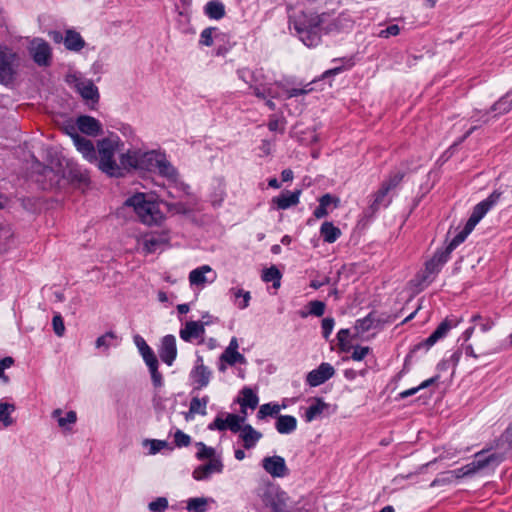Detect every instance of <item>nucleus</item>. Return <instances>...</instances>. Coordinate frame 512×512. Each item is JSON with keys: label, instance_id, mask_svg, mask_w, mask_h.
I'll use <instances>...</instances> for the list:
<instances>
[{"label": "nucleus", "instance_id": "6ab92c4d", "mask_svg": "<svg viewBox=\"0 0 512 512\" xmlns=\"http://www.w3.org/2000/svg\"><path fill=\"white\" fill-rule=\"evenodd\" d=\"M389 193L390 192L387 190V188L381 185L379 189L372 195L373 200L368 208L371 215L379 211L381 207H387L391 203L392 198L389 196Z\"/></svg>", "mask_w": 512, "mask_h": 512}, {"label": "nucleus", "instance_id": "39448f33", "mask_svg": "<svg viewBox=\"0 0 512 512\" xmlns=\"http://www.w3.org/2000/svg\"><path fill=\"white\" fill-rule=\"evenodd\" d=\"M29 54L33 61L40 67H47L51 64L52 51L48 42L41 38H34L28 47Z\"/></svg>", "mask_w": 512, "mask_h": 512}, {"label": "nucleus", "instance_id": "79ce46f5", "mask_svg": "<svg viewBox=\"0 0 512 512\" xmlns=\"http://www.w3.org/2000/svg\"><path fill=\"white\" fill-rule=\"evenodd\" d=\"M378 321L376 320L373 313H369L366 317L362 319H358L356 321V329L359 332H367L372 328H375L377 326Z\"/></svg>", "mask_w": 512, "mask_h": 512}, {"label": "nucleus", "instance_id": "7ed1b4c3", "mask_svg": "<svg viewBox=\"0 0 512 512\" xmlns=\"http://www.w3.org/2000/svg\"><path fill=\"white\" fill-rule=\"evenodd\" d=\"M488 451L489 449H483L477 452L472 462L459 469L460 476H470L484 469L494 470L504 461V453L495 452L486 455Z\"/></svg>", "mask_w": 512, "mask_h": 512}, {"label": "nucleus", "instance_id": "37998d69", "mask_svg": "<svg viewBox=\"0 0 512 512\" xmlns=\"http://www.w3.org/2000/svg\"><path fill=\"white\" fill-rule=\"evenodd\" d=\"M439 379V376H434L432 378H429L425 381H423L419 386L417 387H414V388H410V389H407L405 391H402L400 394H399V397L401 399H405V398H408L414 394H416L418 391L422 390V389H426L428 387H430L431 385L435 384Z\"/></svg>", "mask_w": 512, "mask_h": 512}, {"label": "nucleus", "instance_id": "e433bc0d", "mask_svg": "<svg viewBox=\"0 0 512 512\" xmlns=\"http://www.w3.org/2000/svg\"><path fill=\"white\" fill-rule=\"evenodd\" d=\"M405 176V172L401 170L392 171L389 177L382 182V186L386 187L389 192L399 186Z\"/></svg>", "mask_w": 512, "mask_h": 512}, {"label": "nucleus", "instance_id": "338daca9", "mask_svg": "<svg viewBox=\"0 0 512 512\" xmlns=\"http://www.w3.org/2000/svg\"><path fill=\"white\" fill-rule=\"evenodd\" d=\"M400 32V28L398 25L393 24L388 26L386 29L382 30L380 32V36L382 37H389V36H396Z\"/></svg>", "mask_w": 512, "mask_h": 512}, {"label": "nucleus", "instance_id": "bf43d9fd", "mask_svg": "<svg viewBox=\"0 0 512 512\" xmlns=\"http://www.w3.org/2000/svg\"><path fill=\"white\" fill-rule=\"evenodd\" d=\"M167 209L169 212L174 214H186L189 212V209L186 207L185 204L181 202L177 203H165Z\"/></svg>", "mask_w": 512, "mask_h": 512}, {"label": "nucleus", "instance_id": "4d7b16f0", "mask_svg": "<svg viewBox=\"0 0 512 512\" xmlns=\"http://www.w3.org/2000/svg\"><path fill=\"white\" fill-rule=\"evenodd\" d=\"M442 267L441 264H439L433 257L426 262L425 264V276L424 280L427 279L430 275L436 274L440 271V268Z\"/></svg>", "mask_w": 512, "mask_h": 512}, {"label": "nucleus", "instance_id": "69168bd1", "mask_svg": "<svg viewBox=\"0 0 512 512\" xmlns=\"http://www.w3.org/2000/svg\"><path fill=\"white\" fill-rule=\"evenodd\" d=\"M500 440L508 445V448L512 449V423L506 428L501 435Z\"/></svg>", "mask_w": 512, "mask_h": 512}, {"label": "nucleus", "instance_id": "72a5a7b5", "mask_svg": "<svg viewBox=\"0 0 512 512\" xmlns=\"http://www.w3.org/2000/svg\"><path fill=\"white\" fill-rule=\"evenodd\" d=\"M205 13L209 18L219 20L225 15V7L220 1L212 0L205 5Z\"/></svg>", "mask_w": 512, "mask_h": 512}, {"label": "nucleus", "instance_id": "f3484780", "mask_svg": "<svg viewBox=\"0 0 512 512\" xmlns=\"http://www.w3.org/2000/svg\"><path fill=\"white\" fill-rule=\"evenodd\" d=\"M208 322L188 321L185 327L180 330V337L185 342H190L193 339L200 338L205 333V325Z\"/></svg>", "mask_w": 512, "mask_h": 512}, {"label": "nucleus", "instance_id": "052dcab7", "mask_svg": "<svg viewBox=\"0 0 512 512\" xmlns=\"http://www.w3.org/2000/svg\"><path fill=\"white\" fill-rule=\"evenodd\" d=\"M215 30L213 27H208L201 32L200 44L204 46H211L213 44L212 33Z\"/></svg>", "mask_w": 512, "mask_h": 512}, {"label": "nucleus", "instance_id": "a878e982", "mask_svg": "<svg viewBox=\"0 0 512 512\" xmlns=\"http://www.w3.org/2000/svg\"><path fill=\"white\" fill-rule=\"evenodd\" d=\"M275 428L280 434H290L297 428V419L291 415H279Z\"/></svg>", "mask_w": 512, "mask_h": 512}, {"label": "nucleus", "instance_id": "603ef678", "mask_svg": "<svg viewBox=\"0 0 512 512\" xmlns=\"http://www.w3.org/2000/svg\"><path fill=\"white\" fill-rule=\"evenodd\" d=\"M148 508L152 512H163L168 508V500L166 497H158L149 503Z\"/></svg>", "mask_w": 512, "mask_h": 512}, {"label": "nucleus", "instance_id": "2eb2a0df", "mask_svg": "<svg viewBox=\"0 0 512 512\" xmlns=\"http://www.w3.org/2000/svg\"><path fill=\"white\" fill-rule=\"evenodd\" d=\"M161 360L168 366H171L177 356L176 339L173 335H166L163 337L159 349Z\"/></svg>", "mask_w": 512, "mask_h": 512}, {"label": "nucleus", "instance_id": "473e14b6", "mask_svg": "<svg viewBox=\"0 0 512 512\" xmlns=\"http://www.w3.org/2000/svg\"><path fill=\"white\" fill-rule=\"evenodd\" d=\"M243 397L238 400L242 413H245V407L255 409L258 406L259 398L251 388L245 387L241 391Z\"/></svg>", "mask_w": 512, "mask_h": 512}, {"label": "nucleus", "instance_id": "c756f323", "mask_svg": "<svg viewBox=\"0 0 512 512\" xmlns=\"http://www.w3.org/2000/svg\"><path fill=\"white\" fill-rule=\"evenodd\" d=\"M320 235L325 242L334 243L341 236V230L332 222L325 221L320 227Z\"/></svg>", "mask_w": 512, "mask_h": 512}, {"label": "nucleus", "instance_id": "9d476101", "mask_svg": "<svg viewBox=\"0 0 512 512\" xmlns=\"http://www.w3.org/2000/svg\"><path fill=\"white\" fill-rule=\"evenodd\" d=\"M335 374L334 367L326 362L321 363L318 368L310 371L306 376V382L311 387H317L327 380L332 378Z\"/></svg>", "mask_w": 512, "mask_h": 512}, {"label": "nucleus", "instance_id": "dca6fc26", "mask_svg": "<svg viewBox=\"0 0 512 512\" xmlns=\"http://www.w3.org/2000/svg\"><path fill=\"white\" fill-rule=\"evenodd\" d=\"M76 125V130L78 129L86 135L97 136L101 134V124L94 117L88 115L79 116Z\"/></svg>", "mask_w": 512, "mask_h": 512}, {"label": "nucleus", "instance_id": "bb28decb", "mask_svg": "<svg viewBox=\"0 0 512 512\" xmlns=\"http://www.w3.org/2000/svg\"><path fill=\"white\" fill-rule=\"evenodd\" d=\"M288 496L286 492L279 491L267 498V505L273 512H286Z\"/></svg>", "mask_w": 512, "mask_h": 512}, {"label": "nucleus", "instance_id": "de8ad7c7", "mask_svg": "<svg viewBox=\"0 0 512 512\" xmlns=\"http://www.w3.org/2000/svg\"><path fill=\"white\" fill-rule=\"evenodd\" d=\"M309 312H302L301 316L306 317L308 314L321 317L325 312V303L319 300H313L308 303Z\"/></svg>", "mask_w": 512, "mask_h": 512}, {"label": "nucleus", "instance_id": "ddd939ff", "mask_svg": "<svg viewBox=\"0 0 512 512\" xmlns=\"http://www.w3.org/2000/svg\"><path fill=\"white\" fill-rule=\"evenodd\" d=\"M471 232L466 228L464 227V229L462 231H460L451 241L450 243L447 245V247L445 249H441V250H437L433 256V258L441 265H444L449 257H450V254L451 252L459 245L461 244L462 242H464V240L466 239V237L468 236V234H470Z\"/></svg>", "mask_w": 512, "mask_h": 512}, {"label": "nucleus", "instance_id": "f8f14e48", "mask_svg": "<svg viewBox=\"0 0 512 512\" xmlns=\"http://www.w3.org/2000/svg\"><path fill=\"white\" fill-rule=\"evenodd\" d=\"M263 469L274 478L285 477L289 470L281 456H268L262 460Z\"/></svg>", "mask_w": 512, "mask_h": 512}, {"label": "nucleus", "instance_id": "09e8293b", "mask_svg": "<svg viewBox=\"0 0 512 512\" xmlns=\"http://www.w3.org/2000/svg\"><path fill=\"white\" fill-rule=\"evenodd\" d=\"M279 411L280 406L278 404H263L257 413V418L264 419L267 416H274L277 415Z\"/></svg>", "mask_w": 512, "mask_h": 512}, {"label": "nucleus", "instance_id": "5701e85b", "mask_svg": "<svg viewBox=\"0 0 512 512\" xmlns=\"http://www.w3.org/2000/svg\"><path fill=\"white\" fill-rule=\"evenodd\" d=\"M134 343L137 346L147 366L158 362V359L155 356L153 350L149 347L143 337L140 335H135Z\"/></svg>", "mask_w": 512, "mask_h": 512}, {"label": "nucleus", "instance_id": "9b49d317", "mask_svg": "<svg viewBox=\"0 0 512 512\" xmlns=\"http://www.w3.org/2000/svg\"><path fill=\"white\" fill-rule=\"evenodd\" d=\"M71 129L73 130L72 140L77 150L89 162L97 161V153L93 145V142L79 135L75 126H71Z\"/></svg>", "mask_w": 512, "mask_h": 512}, {"label": "nucleus", "instance_id": "393cba45", "mask_svg": "<svg viewBox=\"0 0 512 512\" xmlns=\"http://www.w3.org/2000/svg\"><path fill=\"white\" fill-rule=\"evenodd\" d=\"M301 41L307 47H315L320 43V30H312L307 28L295 27Z\"/></svg>", "mask_w": 512, "mask_h": 512}, {"label": "nucleus", "instance_id": "864d4df0", "mask_svg": "<svg viewBox=\"0 0 512 512\" xmlns=\"http://www.w3.org/2000/svg\"><path fill=\"white\" fill-rule=\"evenodd\" d=\"M154 387L160 388L163 385V378L158 371V362L148 366Z\"/></svg>", "mask_w": 512, "mask_h": 512}, {"label": "nucleus", "instance_id": "f704fd0d", "mask_svg": "<svg viewBox=\"0 0 512 512\" xmlns=\"http://www.w3.org/2000/svg\"><path fill=\"white\" fill-rule=\"evenodd\" d=\"M52 417L57 420L58 425L61 428H65V429H69L68 426L71 424H74L77 420V415H76L75 411H69L63 417L61 409H55L52 412Z\"/></svg>", "mask_w": 512, "mask_h": 512}, {"label": "nucleus", "instance_id": "4c0bfd02", "mask_svg": "<svg viewBox=\"0 0 512 512\" xmlns=\"http://www.w3.org/2000/svg\"><path fill=\"white\" fill-rule=\"evenodd\" d=\"M220 361L226 362L230 366H234L236 363L244 364L246 359L244 355L238 352V350H225L220 356Z\"/></svg>", "mask_w": 512, "mask_h": 512}, {"label": "nucleus", "instance_id": "ea45409f", "mask_svg": "<svg viewBox=\"0 0 512 512\" xmlns=\"http://www.w3.org/2000/svg\"><path fill=\"white\" fill-rule=\"evenodd\" d=\"M209 402L208 396H204L203 398L194 397L191 399L189 412L191 414H201L206 415V406Z\"/></svg>", "mask_w": 512, "mask_h": 512}, {"label": "nucleus", "instance_id": "8fccbe9b", "mask_svg": "<svg viewBox=\"0 0 512 512\" xmlns=\"http://www.w3.org/2000/svg\"><path fill=\"white\" fill-rule=\"evenodd\" d=\"M509 96V93H507L505 96L501 97L497 102H495L492 107V112H497L498 114H505L508 113L512 107L511 104L507 101V97Z\"/></svg>", "mask_w": 512, "mask_h": 512}, {"label": "nucleus", "instance_id": "c85d7f7f", "mask_svg": "<svg viewBox=\"0 0 512 512\" xmlns=\"http://www.w3.org/2000/svg\"><path fill=\"white\" fill-rule=\"evenodd\" d=\"M64 45L66 49L77 52L85 46V41L78 32L74 30H67L64 38Z\"/></svg>", "mask_w": 512, "mask_h": 512}, {"label": "nucleus", "instance_id": "aec40b11", "mask_svg": "<svg viewBox=\"0 0 512 512\" xmlns=\"http://www.w3.org/2000/svg\"><path fill=\"white\" fill-rule=\"evenodd\" d=\"M300 194L301 190H296L294 192L284 191L279 196L274 197L272 202L278 209L285 210L299 203Z\"/></svg>", "mask_w": 512, "mask_h": 512}, {"label": "nucleus", "instance_id": "a18cd8bd", "mask_svg": "<svg viewBox=\"0 0 512 512\" xmlns=\"http://www.w3.org/2000/svg\"><path fill=\"white\" fill-rule=\"evenodd\" d=\"M15 410V406L10 403L1 402L0 403V422L4 424V426L8 427L13 424V419L10 417V414Z\"/></svg>", "mask_w": 512, "mask_h": 512}, {"label": "nucleus", "instance_id": "f257e3e1", "mask_svg": "<svg viewBox=\"0 0 512 512\" xmlns=\"http://www.w3.org/2000/svg\"><path fill=\"white\" fill-rule=\"evenodd\" d=\"M124 169H135L139 171L158 172L161 176L168 179H176L177 170L166 159L165 154L152 151H128L120 157Z\"/></svg>", "mask_w": 512, "mask_h": 512}, {"label": "nucleus", "instance_id": "774afa93", "mask_svg": "<svg viewBox=\"0 0 512 512\" xmlns=\"http://www.w3.org/2000/svg\"><path fill=\"white\" fill-rule=\"evenodd\" d=\"M268 128L270 131H278V130H280L281 132L284 131L283 123L275 117L270 118V120L268 122Z\"/></svg>", "mask_w": 512, "mask_h": 512}, {"label": "nucleus", "instance_id": "2f4dec72", "mask_svg": "<svg viewBox=\"0 0 512 512\" xmlns=\"http://www.w3.org/2000/svg\"><path fill=\"white\" fill-rule=\"evenodd\" d=\"M328 407L329 404L325 403L322 398H314V403L310 405L305 412V420L307 422L313 421Z\"/></svg>", "mask_w": 512, "mask_h": 512}, {"label": "nucleus", "instance_id": "13d9d810", "mask_svg": "<svg viewBox=\"0 0 512 512\" xmlns=\"http://www.w3.org/2000/svg\"><path fill=\"white\" fill-rule=\"evenodd\" d=\"M52 325H53V330H54L55 334L59 337L63 336L64 331H65V326H64V322H63L61 315L57 314L53 317Z\"/></svg>", "mask_w": 512, "mask_h": 512}, {"label": "nucleus", "instance_id": "6e6d98bb", "mask_svg": "<svg viewBox=\"0 0 512 512\" xmlns=\"http://www.w3.org/2000/svg\"><path fill=\"white\" fill-rule=\"evenodd\" d=\"M174 442L177 447H187L191 443V438L183 431L177 430L174 434Z\"/></svg>", "mask_w": 512, "mask_h": 512}, {"label": "nucleus", "instance_id": "5fc2aeb1", "mask_svg": "<svg viewBox=\"0 0 512 512\" xmlns=\"http://www.w3.org/2000/svg\"><path fill=\"white\" fill-rule=\"evenodd\" d=\"M197 446L199 447V451L196 456L199 460L212 458L214 456L215 450L212 447H208L202 442L197 443Z\"/></svg>", "mask_w": 512, "mask_h": 512}, {"label": "nucleus", "instance_id": "c03bdc74", "mask_svg": "<svg viewBox=\"0 0 512 512\" xmlns=\"http://www.w3.org/2000/svg\"><path fill=\"white\" fill-rule=\"evenodd\" d=\"M207 503L208 501L204 497L190 498L187 501L186 509L189 512H206Z\"/></svg>", "mask_w": 512, "mask_h": 512}, {"label": "nucleus", "instance_id": "0eeeda50", "mask_svg": "<svg viewBox=\"0 0 512 512\" xmlns=\"http://www.w3.org/2000/svg\"><path fill=\"white\" fill-rule=\"evenodd\" d=\"M66 178L73 186L77 188H86L90 184V176L87 169L81 167L77 163L69 162L63 172Z\"/></svg>", "mask_w": 512, "mask_h": 512}, {"label": "nucleus", "instance_id": "c9c22d12", "mask_svg": "<svg viewBox=\"0 0 512 512\" xmlns=\"http://www.w3.org/2000/svg\"><path fill=\"white\" fill-rule=\"evenodd\" d=\"M167 241L166 237L151 234L144 239V249L147 253H153Z\"/></svg>", "mask_w": 512, "mask_h": 512}, {"label": "nucleus", "instance_id": "49530a36", "mask_svg": "<svg viewBox=\"0 0 512 512\" xmlns=\"http://www.w3.org/2000/svg\"><path fill=\"white\" fill-rule=\"evenodd\" d=\"M251 89L253 90V93L256 97L260 99H267V98H277L279 95L271 86H258V85H251Z\"/></svg>", "mask_w": 512, "mask_h": 512}, {"label": "nucleus", "instance_id": "a19ab883", "mask_svg": "<svg viewBox=\"0 0 512 512\" xmlns=\"http://www.w3.org/2000/svg\"><path fill=\"white\" fill-rule=\"evenodd\" d=\"M262 280L264 282H272L274 288L280 287L281 273L275 266L266 268L262 274Z\"/></svg>", "mask_w": 512, "mask_h": 512}, {"label": "nucleus", "instance_id": "a211bd4d", "mask_svg": "<svg viewBox=\"0 0 512 512\" xmlns=\"http://www.w3.org/2000/svg\"><path fill=\"white\" fill-rule=\"evenodd\" d=\"M223 464L219 459H211L207 464L198 466L193 471V477L196 480H204L212 473L222 472Z\"/></svg>", "mask_w": 512, "mask_h": 512}, {"label": "nucleus", "instance_id": "680f3d73", "mask_svg": "<svg viewBox=\"0 0 512 512\" xmlns=\"http://www.w3.org/2000/svg\"><path fill=\"white\" fill-rule=\"evenodd\" d=\"M334 327V319L327 317L322 320V335L328 339Z\"/></svg>", "mask_w": 512, "mask_h": 512}, {"label": "nucleus", "instance_id": "423d86ee", "mask_svg": "<svg viewBox=\"0 0 512 512\" xmlns=\"http://www.w3.org/2000/svg\"><path fill=\"white\" fill-rule=\"evenodd\" d=\"M501 197V192L494 191L488 198L478 203L465 224V227L471 232L477 223L484 217V215L498 202Z\"/></svg>", "mask_w": 512, "mask_h": 512}, {"label": "nucleus", "instance_id": "0e129e2a", "mask_svg": "<svg viewBox=\"0 0 512 512\" xmlns=\"http://www.w3.org/2000/svg\"><path fill=\"white\" fill-rule=\"evenodd\" d=\"M369 347L357 346L354 348L351 358L355 361H361L369 353Z\"/></svg>", "mask_w": 512, "mask_h": 512}, {"label": "nucleus", "instance_id": "58836bf2", "mask_svg": "<svg viewBox=\"0 0 512 512\" xmlns=\"http://www.w3.org/2000/svg\"><path fill=\"white\" fill-rule=\"evenodd\" d=\"M211 268L204 265L200 268L194 269L189 274V281L192 285H203L206 283L205 273L210 272Z\"/></svg>", "mask_w": 512, "mask_h": 512}, {"label": "nucleus", "instance_id": "1a4fd4ad", "mask_svg": "<svg viewBox=\"0 0 512 512\" xmlns=\"http://www.w3.org/2000/svg\"><path fill=\"white\" fill-rule=\"evenodd\" d=\"M245 421V417H241L237 414L228 413L226 419H223L221 415H218L213 422L208 425V429L224 431L226 429L231 430L234 433L241 431V423Z\"/></svg>", "mask_w": 512, "mask_h": 512}, {"label": "nucleus", "instance_id": "3c124183", "mask_svg": "<svg viewBox=\"0 0 512 512\" xmlns=\"http://www.w3.org/2000/svg\"><path fill=\"white\" fill-rule=\"evenodd\" d=\"M116 338L117 336L112 331L106 332L104 335L96 339V348H104L105 350H108L109 347L112 346L111 340H115Z\"/></svg>", "mask_w": 512, "mask_h": 512}, {"label": "nucleus", "instance_id": "7c9ffc66", "mask_svg": "<svg viewBox=\"0 0 512 512\" xmlns=\"http://www.w3.org/2000/svg\"><path fill=\"white\" fill-rule=\"evenodd\" d=\"M338 203H339L338 198L333 197L330 194H325V195L321 196V198L319 199V206L314 210L313 215L317 219H321V218L327 216V214H328L327 207L329 205L334 204V207H337Z\"/></svg>", "mask_w": 512, "mask_h": 512}, {"label": "nucleus", "instance_id": "4be33fe9", "mask_svg": "<svg viewBox=\"0 0 512 512\" xmlns=\"http://www.w3.org/2000/svg\"><path fill=\"white\" fill-rule=\"evenodd\" d=\"M240 438L243 440L244 448L251 449L262 438V433L255 430L250 424H246L241 429Z\"/></svg>", "mask_w": 512, "mask_h": 512}, {"label": "nucleus", "instance_id": "b1692460", "mask_svg": "<svg viewBox=\"0 0 512 512\" xmlns=\"http://www.w3.org/2000/svg\"><path fill=\"white\" fill-rule=\"evenodd\" d=\"M323 22V15L303 14L302 17H299V19L295 21L294 27L320 30V26Z\"/></svg>", "mask_w": 512, "mask_h": 512}, {"label": "nucleus", "instance_id": "6e6552de", "mask_svg": "<svg viewBox=\"0 0 512 512\" xmlns=\"http://www.w3.org/2000/svg\"><path fill=\"white\" fill-rule=\"evenodd\" d=\"M15 54L8 49H0V83L9 86L13 84L15 79V70L13 68V61Z\"/></svg>", "mask_w": 512, "mask_h": 512}, {"label": "nucleus", "instance_id": "4468645a", "mask_svg": "<svg viewBox=\"0 0 512 512\" xmlns=\"http://www.w3.org/2000/svg\"><path fill=\"white\" fill-rule=\"evenodd\" d=\"M459 322L460 320L457 318H446L424 341L423 345H425L428 348L433 346L437 341L444 338L451 328L456 327L459 324Z\"/></svg>", "mask_w": 512, "mask_h": 512}, {"label": "nucleus", "instance_id": "412c9836", "mask_svg": "<svg viewBox=\"0 0 512 512\" xmlns=\"http://www.w3.org/2000/svg\"><path fill=\"white\" fill-rule=\"evenodd\" d=\"M211 375V370L204 364L195 365L190 373L194 383L197 384V389L206 387L210 382Z\"/></svg>", "mask_w": 512, "mask_h": 512}, {"label": "nucleus", "instance_id": "f03ea898", "mask_svg": "<svg viewBox=\"0 0 512 512\" xmlns=\"http://www.w3.org/2000/svg\"><path fill=\"white\" fill-rule=\"evenodd\" d=\"M116 151V142L110 138L102 139L98 142V154L97 158L98 167L101 171L112 177L123 176L124 167L120 163L118 165L114 159Z\"/></svg>", "mask_w": 512, "mask_h": 512}, {"label": "nucleus", "instance_id": "e2e57ef3", "mask_svg": "<svg viewBox=\"0 0 512 512\" xmlns=\"http://www.w3.org/2000/svg\"><path fill=\"white\" fill-rule=\"evenodd\" d=\"M147 443L150 444V454H156L161 451L163 448L168 446V443L164 440H146Z\"/></svg>", "mask_w": 512, "mask_h": 512}, {"label": "nucleus", "instance_id": "20e7f679", "mask_svg": "<svg viewBox=\"0 0 512 512\" xmlns=\"http://www.w3.org/2000/svg\"><path fill=\"white\" fill-rule=\"evenodd\" d=\"M125 204L133 207L141 221L145 224H156L162 219V213L160 212L157 204L147 201L145 199V195L142 193L129 197Z\"/></svg>", "mask_w": 512, "mask_h": 512}, {"label": "nucleus", "instance_id": "cd10ccee", "mask_svg": "<svg viewBox=\"0 0 512 512\" xmlns=\"http://www.w3.org/2000/svg\"><path fill=\"white\" fill-rule=\"evenodd\" d=\"M76 87L78 92L84 99L91 100L93 102L98 101V88L94 85L92 81H80L77 83Z\"/></svg>", "mask_w": 512, "mask_h": 512}]
</instances>
